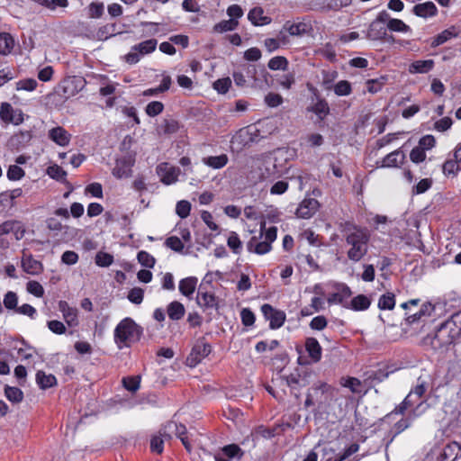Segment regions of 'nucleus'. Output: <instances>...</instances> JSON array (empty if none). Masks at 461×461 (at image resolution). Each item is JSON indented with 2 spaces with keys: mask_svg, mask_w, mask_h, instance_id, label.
Segmentation results:
<instances>
[{
  "mask_svg": "<svg viewBox=\"0 0 461 461\" xmlns=\"http://www.w3.org/2000/svg\"><path fill=\"white\" fill-rule=\"evenodd\" d=\"M261 312L266 320L269 321V327L272 330L279 329L285 321V313L283 311L275 309L272 305L265 303L261 306Z\"/></svg>",
  "mask_w": 461,
  "mask_h": 461,
  "instance_id": "8",
  "label": "nucleus"
},
{
  "mask_svg": "<svg viewBox=\"0 0 461 461\" xmlns=\"http://www.w3.org/2000/svg\"><path fill=\"white\" fill-rule=\"evenodd\" d=\"M27 291L35 295L36 297H42L44 289L42 285L37 281H29L26 285Z\"/></svg>",
  "mask_w": 461,
  "mask_h": 461,
  "instance_id": "55",
  "label": "nucleus"
},
{
  "mask_svg": "<svg viewBox=\"0 0 461 461\" xmlns=\"http://www.w3.org/2000/svg\"><path fill=\"white\" fill-rule=\"evenodd\" d=\"M283 29L286 31L291 36L302 37L309 34L312 30V24L304 21H298L291 23L290 21L285 22Z\"/></svg>",
  "mask_w": 461,
  "mask_h": 461,
  "instance_id": "12",
  "label": "nucleus"
},
{
  "mask_svg": "<svg viewBox=\"0 0 461 461\" xmlns=\"http://www.w3.org/2000/svg\"><path fill=\"white\" fill-rule=\"evenodd\" d=\"M366 37L371 41H381L384 40L385 41L393 42L394 41L393 36L387 35V26L384 25L382 23H378L373 21L366 32Z\"/></svg>",
  "mask_w": 461,
  "mask_h": 461,
  "instance_id": "10",
  "label": "nucleus"
},
{
  "mask_svg": "<svg viewBox=\"0 0 461 461\" xmlns=\"http://www.w3.org/2000/svg\"><path fill=\"white\" fill-rule=\"evenodd\" d=\"M227 244L235 254H239L240 252L242 244L236 232H231L228 238Z\"/></svg>",
  "mask_w": 461,
  "mask_h": 461,
  "instance_id": "50",
  "label": "nucleus"
},
{
  "mask_svg": "<svg viewBox=\"0 0 461 461\" xmlns=\"http://www.w3.org/2000/svg\"><path fill=\"white\" fill-rule=\"evenodd\" d=\"M314 113L320 120H323L330 113V107L324 99H319L312 106L307 109Z\"/></svg>",
  "mask_w": 461,
  "mask_h": 461,
  "instance_id": "33",
  "label": "nucleus"
},
{
  "mask_svg": "<svg viewBox=\"0 0 461 461\" xmlns=\"http://www.w3.org/2000/svg\"><path fill=\"white\" fill-rule=\"evenodd\" d=\"M387 28L393 32H407L411 31L409 25L405 24L402 20L393 18L386 24Z\"/></svg>",
  "mask_w": 461,
  "mask_h": 461,
  "instance_id": "44",
  "label": "nucleus"
},
{
  "mask_svg": "<svg viewBox=\"0 0 461 461\" xmlns=\"http://www.w3.org/2000/svg\"><path fill=\"white\" fill-rule=\"evenodd\" d=\"M5 394L6 398L14 403H19L23 399V393L18 387L5 386Z\"/></svg>",
  "mask_w": 461,
  "mask_h": 461,
  "instance_id": "40",
  "label": "nucleus"
},
{
  "mask_svg": "<svg viewBox=\"0 0 461 461\" xmlns=\"http://www.w3.org/2000/svg\"><path fill=\"white\" fill-rule=\"evenodd\" d=\"M166 245L176 252H182L184 244L182 240L176 236H171L166 240Z\"/></svg>",
  "mask_w": 461,
  "mask_h": 461,
  "instance_id": "58",
  "label": "nucleus"
},
{
  "mask_svg": "<svg viewBox=\"0 0 461 461\" xmlns=\"http://www.w3.org/2000/svg\"><path fill=\"white\" fill-rule=\"evenodd\" d=\"M395 305V297L392 293H387L379 298L378 307L381 310H392Z\"/></svg>",
  "mask_w": 461,
  "mask_h": 461,
  "instance_id": "41",
  "label": "nucleus"
},
{
  "mask_svg": "<svg viewBox=\"0 0 461 461\" xmlns=\"http://www.w3.org/2000/svg\"><path fill=\"white\" fill-rule=\"evenodd\" d=\"M432 185V180L429 178L421 179L416 185L412 187L413 194H420L428 191Z\"/></svg>",
  "mask_w": 461,
  "mask_h": 461,
  "instance_id": "53",
  "label": "nucleus"
},
{
  "mask_svg": "<svg viewBox=\"0 0 461 461\" xmlns=\"http://www.w3.org/2000/svg\"><path fill=\"white\" fill-rule=\"evenodd\" d=\"M350 304L354 311H365L369 308L371 302L367 296L359 294L351 300Z\"/></svg>",
  "mask_w": 461,
  "mask_h": 461,
  "instance_id": "38",
  "label": "nucleus"
},
{
  "mask_svg": "<svg viewBox=\"0 0 461 461\" xmlns=\"http://www.w3.org/2000/svg\"><path fill=\"white\" fill-rule=\"evenodd\" d=\"M434 308L435 307L430 303H425L416 312H411V311L406 312L405 320L408 324H413L421 320L423 317L430 316L434 311Z\"/></svg>",
  "mask_w": 461,
  "mask_h": 461,
  "instance_id": "18",
  "label": "nucleus"
},
{
  "mask_svg": "<svg viewBox=\"0 0 461 461\" xmlns=\"http://www.w3.org/2000/svg\"><path fill=\"white\" fill-rule=\"evenodd\" d=\"M36 383L41 389L46 390L56 385L57 379L53 375H47L44 371L40 370L36 374Z\"/></svg>",
  "mask_w": 461,
  "mask_h": 461,
  "instance_id": "27",
  "label": "nucleus"
},
{
  "mask_svg": "<svg viewBox=\"0 0 461 461\" xmlns=\"http://www.w3.org/2000/svg\"><path fill=\"white\" fill-rule=\"evenodd\" d=\"M339 230L349 247L347 252L348 258L353 262L360 261L368 251L370 240L368 230L348 221H341Z\"/></svg>",
  "mask_w": 461,
  "mask_h": 461,
  "instance_id": "1",
  "label": "nucleus"
},
{
  "mask_svg": "<svg viewBox=\"0 0 461 461\" xmlns=\"http://www.w3.org/2000/svg\"><path fill=\"white\" fill-rule=\"evenodd\" d=\"M196 284H197L196 277H194V276L185 277L179 282V286H178L179 292L183 295H185L186 297H190L195 290Z\"/></svg>",
  "mask_w": 461,
  "mask_h": 461,
  "instance_id": "30",
  "label": "nucleus"
},
{
  "mask_svg": "<svg viewBox=\"0 0 461 461\" xmlns=\"http://www.w3.org/2000/svg\"><path fill=\"white\" fill-rule=\"evenodd\" d=\"M143 334V329L131 318L122 320L114 330V341L117 347L122 349L123 347H131V344L139 341Z\"/></svg>",
  "mask_w": 461,
  "mask_h": 461,
  "instance_id": "3",
  "label": "nucleus"
},
{
  "mask_svg": "<svg viewBox=\"0 0 461 461\" xmlns=\"http://www.w3.org/2000/svg\"><path fill=\"white\" fill-rule=\"evenodd\" d=\"M196 303L200 307L204 309L218 308V301L214 294L203 291L202 287L198 290Z\"/></svg>",
  "mask_w": 461,
  "mask_h": 461,
  "instance_id": "17",
  "label": "nucleus"
},
{
  "mask_svg": "<svg viewBox=\"0 0 461 461\" xmlns=\"http://www.w3.org/2000/svg\"><path fill=\"white\" fill-rule=\"evenodd\" d=\"M412 11L415 15L422 18L435 16L438 13L437 6L430 1L416 5Z\"/></svg>",
  "mask_w": 461,
  "mask_h": 461,
  "instance_id": "23",
  "label": "nucleus"
},
{
  "mask_svg": "<svg viewBox=\"0 0 461 461\" xmlns=\"http://www.w3.org/2000/svg\"><path fill=\"white\" fill-rule=\"evenodd\" d=\"M442 322L433 335H427L422 342L424 346L430 347L434 351H445L461 334V327L456 325L455 318Z\"/></svg>",
  "mask_w": 461,
  "mask_h": 461,
  "instance_id": "2",
  "label": "nucleus"
},
{
  "mask_svg": "<svg viewBox=\"0 0 461 461\" xmlns=\"http://www.w3.org/2000/svg\"><path fill=\"white\" fill-rule=\"evenodd\" d=\"M31 131H21L18 133L13 135L10 139V144L15 148L19 149L21 147H24L32 139Z\"/></svg>",
  "mask_w": 461,
  "mask_h": 461,
  "instance_id": "32",
  "label": "nucleus"
},
{
  "mask_svg": "<svg viewBox=\"0 0 461 461\" xmlns=\"http://www.w3.org/2000/svg\"><path fill=\"white\" fill-rule=\"evenodd\" d=\"M305 349L312 362L318 363L321 360L322 349L319 341L315 338L306 339Z\"/></svg>",
  "mask_w": 461,
  "mask_h": 461,
  "instance_id": "20",
  "label": "nucleus"
},
{
  "mask_svg": "<svg viewBox=\"0 0 461 461\" xmlns=\"http://www.w3.org/2000/svg\"><path fill=\"white\" fill-rule=\"evenodd\" d=\"M428 382L422 376H419L415 385L404 398L402 402L395 408V412L402 414L409 407L417 403L428 390Z\"/></svg>",
  "mask_w": 461,
  "mask_h": 461,
  "instance_id": "5",
  "label": "nucleus"
},
{
  "mask_svg": "<svg viewBox=\"0 0 461 461\" xmlns=\"http://www.w3.org/2000/svg\"><path fill=\"white\" fill-rule=\"evenodd\" d=\"M387 77H381L380 78H376V79H370L366 82L367 84V89L370 93H376L378 92L381 87L383 86V85L384 84V82L386 81Z\"/></svg>",
  "mask_w": 461,
  "mask_h": 461,
  "instance_id": "60",
  "label": "nucleus"
},
{
  "mask_svg": "<svg viewBox=\"0 0 461 461\" xmlns=\"http://www.w3.org/2000/svg\"><path fill=\"white\" fill-rule=\"evenodd\" d=\"M457 35H458V31L456 30V27L452 26L448 29L444 30L439 34H438L436 37H434L430 43V46L432 48H436L439 45L444 44L447 41L457 37Z\"/></svg>",
  "mask_w": 461,
  "mask_h": 461,
  "instance_id": "25",
  "label": "nucleus"
},
{
  "mask_svg": "<svg viewBox=\"0 0 461 461\" xmlns=\"http://www.w3.org/2000/svg\"><path fill=\"white\" fill-rule=\"evenodd\" d=\"M191 203L188 201L182 200L176 203V214L185 219L190 214Z\"/></svg>",
  "mask_w": 461,
  "mask_h": 461,
  "instance_id": "49",
  "label": "nucleus"
},
{
  "mask_svg": "<svg viewBox=\"0 0 461 461\" xmlns=\"http://www.w3.org/2000/svg\"><path fill=\"white\" fill-rule=\"evenodd\" d=\"M123 386L130 392H136L140 387L139 377H125L122 379Z\"/></svg>",
  "mask_w": 461,
  "mask_h": 461,
  "instance_id": "64",
  "label": "nucleus"
},
{
  "mask_svg": "<svg viewBox=\"0 0 461 461\" xmlns=\"http://www.w3.org/2000/svg\"><path fill=\"white\" fill-rule=\"evenodd\" d=\"M181 125L178 121L173 118H165L157 128L159 135H171L176 133Z\"/></svg>",
  "mask_w": 461,
  "mask_h": 461,
  "instance_id": "21",
  "label": "nucleus"
},
{
  "mask_svg": "<svg viewBox=\"0 0 461 461\" xmlns=\"http://www.w3.org/2000/svg\"><path fill=\"white\" fill-rule=\"evenodd\" d=\"M14 46V41L10 33H0V54H9Z\"/></svg>",
  "mask_w": 461,
  "mask_h": 461,
  "instance_id": "34",
  "label": "nucleus"
},
{
  "mask_svg": "<svg viewBox=\"0 0 461 461\" xmlns=\"http://www.w3.org/2000/svg\"><path fill=\"white\" fill-rule=\"evenodd\" d=\"M22 267L27 274L36 276L42 272L43 266L41 262L33 258L32 255L23 252L22 258Z\"/></svg>",
  "mask_w": 461,
  "mask_h": 461,
  "instance_id": "16",
  "label": "nucleus"
},
{
  "mask_svg": "<svg viewBox=\"0 0 461 461\" xmlns=\"http://www.w3.org/2000/svg\"><path fill=\"white\" fill-rule=\"evenodd\" d=\"M334 92L337 95H348L351 93V86L349 82L341 80L335 85Z\"/></svg>",
  "mask_w": 461,
  "mask_h": 461,
  "instance_id": "54",
  "label": "nucleus"
},
{
  "mask_svg": "<svg viewBox=\"0 0 461 461\" xmlns=\"http://www.w3.org/2000/svg\"><path fill=\"white\" fill-rule=\"evenodd\" d=\"M433 67L434 61L432 59L416 60L410 65L409 72L411 74H423L430 71L433 68Z\"/></svg>",
  "mask_w": 461,
  "mask_h": 461,
  "instance_id": "29",
  "label": "nucleus"
},
{
  "mask_svg": "<svg viewBox=\"0 0 461 461\" xmlns=\"http://www.w3.org/2000/svg\"><path fill=\"white\" fill-rule=\"evenodd\" d=\"M144 291L140 287L132 288L128 294V299L130 302L135 304H140L143 301Z\"/></svg>",
  "mask_w": 461,
  "mask_h": 461,
  "instance_id": "52",
  "label": "nucleus"
},
{
  "mask_svg": "<svg viewBox=\"0 0 461 461\" xmlns=\"http://www.w3.org/2000/svg\"><path fill=\"white\" fill-rule=\"evenodd\" d=\"M17 301H18V298H17L16 294L14 292L10 291V292H7L5 295L4 305L5 306V308H7L9 310L16 311Z\"/></svg>",
  "mask_w": 461,
  "mask_h": 461,
  "instance_id": "56",
  "label": "nucleus"
},
{
  "mask_svg": "<svg viewBox=\"0 0 461 461\" xmlns=\"http://www.w3.org/2000/svg\"><path fill=\"white\" fill-rule=\"evenodd\" d=\"M212 351V347L209 343L205 342L204 339H199L192 348L187 361L191 366H195L203 358L207 357Z\"/></svg>",
  "mask_w": 461,
  "mask_h": 461,
  "instance_id": "7",
  "label": "nucleus"
},
{
  "mask_svg": "<svg viewBox=\"0 0 461 461\" xmlns=\"http://www.w3.org/2000/svg\"><path fill=\"white\" fill-rule=\"evenodd\" d=\"M252 167V177L259 182L272 184L281 176V171L277 168L276 158L271 156L257 158Z\"/></svg>",
  "mask_w": 461,
  "mask_h": 461,
  "instance_id": "4",
  "label": "nucleus"
},
{
  "mask_svg": "<svg viewBox=\"0 0 461 461\" xmlns=\"http://www.w3.org/2000/svg\"><path fill=\"white\" fill-rule=\"evenodd\" d=\"M204 164L212 167V168H221L228 162V157L225 154H221L220 156H211L203 158Z\"/></svg>",
  "mask_w": 461,
  "mask_h": 461,
  "instance_id": "37",
  "label": "nucleus"
},
{
  "mask_svg": "<svg viewBox=\"0 0 461 461\" xmlns=\"http://www.w3.org/2000/svg\"><path fill=\"white\" fill-rule=\"evenodd\" d=\"M95 264L102 267H107L111 266L113 262V255L105 252L99 251L95 255Z\"/></svg>",
  "mask_w": 461,
  "mask_h": 461,
  "instance_id": "47",
  "label": "nucleus"
},
{
  "mask_svg": "<svg viewBox=\"0 0 461 461\" xmlns=\"http://www.w3.org/2000/svg\"><path fill=\"white\" fill-rule=\"evenodd\" d=\"M405 158V155L400 150H394L389 153L382 161V167H398Z\"/></svg>",
  "mask_w": 461,
  "mask_h": 461,
  "instance_id": "28",
  "label": "nucleus"
},
{
  "mask_svg": "<svg viewBox=\"0 0 461 461\" xmlns=\"http://www.w3.org/2000/svg\"><path fill=\"white\" fill-rule=\"evenodd\" d=\"M239 22L235 19L223 20L213 26V32L222 33L233 31L237 28Z\"/></svg>",
  "mask_w": 461,
  "mask_h": 461,
  "instance_id": "36",
  "label": "nucleus"
},
{
  "mask_svg": "<svg viewBox=\"0 0 461 461\" xmlns=\"http://www.w3.org/2000/svg\"><path fill=\"white\" fill-rule=\"evenodd\" d=\"M158 174L161 181L166 185H171L176 182L180 173V169L176 167L171 166L168 163H161L157 167Z\"/></svg>",
  "mask_w": 461,
  "mask_h": 461,
  "instance_id": "11",
  "label": "nucleus"
},
{
  "mask_svg": "<svg viewBox=\"0 0 461 461\" xmlns=\"http://www.w3.org/2000/svg\"><path fill=\"white\" fill-rule=\"evenodd\" d=\"M287 66V59L282 56L274 57L268 62V68L271 70H286Z\"/></svg>",
  "mask_w": 461,
  "mask_h": 461,
  "instance_id": "43",
  "label": "nucleus"
},
{
  "mask_svg": "<svg viewBox=\"0 0 461 461\" xmlns=\"http://www.w3.org/2000/svg\"><path fill=\"white\" fill-rule=\"evenodd\" d=\"M137 258L139 263L148 268H152L155 265V258L147 251L141 250L138 253Z\"/></svg>",
  "mask_w": 461,
  "mask_h": 461,
  "instance_id": "46",
  "label": "nucleus"
},
{
  "mask_svg": "<svg viewBox=\"0 0 461 461\" xmlns=\"http://www.w3.org/2000/svg\"><path fill=\"white\" fill-rule=\"evenodd\" d=\"M240 69L241 71H243L248 81H250V80L252 81V83H251L252 87H257L258 86V80L257 78L258 69L255 65L245 64V65L241 66L240 68Z\"/></svg>",
  "mask_w": 461,
  "mask_h": 461,
  "instance_id": "39",
  "label": "nucleus"
},
{
  "mask_svg": "<svg viewBox=\"0 0 461 461\" xmlns=\"http://www.w3.org/2000/svg\"><path fill=\"white\" fill-rule=\"evenodd\" d=\"M49 138L59 146H67L70 140V134L62 127L50 130Z\"/></svg>",
  "mask_w": 461,
  "mask_h": 461,
  "instance_id": "22",
  "label": "nucleus"
},
{
  "mask_svg": "<svg viewBox=\"0 0 461 461\" xmlns=\"http://www.w3.org/2000/svg\"><path fill=\"white\" fill-rule=\"evenodd\" d=\"M167 439L158 432V435H155L150 439V449L152 452L161 454L163 452V445Z\"/></svg>",
  "mask_w": 461,
  "mask_h": 461,
  "instance_id": "45",
  "label": "nucleus"
},
{
  "mask_svg": "<svg viewBox=\"0 0 461 461\" xmlns=\"http://www.w3.org/2000/svg\"><path fill=\"white\" fill-rule=\"evenodd\" d=\"M59 309L63 313L65 321L68 326L75 327L78 324L77 310L76 308L70 307L65 301H60L59 303Z\"/></svg>",
  "mask_w": 461,
  "mask_h": 461,
  "instance_id": "19",
  "label": "nucleus"
},
{
  "mask_svg": "<svg viewBox=\"0 0 461 461\" xmlns=\"http://www.w3.org/2000/svg\"><path fill=\"white\" fill-rule=\"evenodd\" d=\"M243 450L236 444L224 446L220 453L213 456L215 461H230L232 458L240 459Z\"/></svg>",
  "mask_w": 461,
  "mask_h": 461,
  "instance_id": "13",
  "label": "nucleus"
},
{
  "mask_svg": "<svg viewBox=\"0 0 461 461\" xmlns=\"http://www.w3.org/2000/svg\"><path fill=\"white\" fill-rule=\"evenodd\" d=\"M319 202L314 198L304 199L296 210V215L303 219L311 218L318 210Z\"/></svg>",
  "mask_w": 461,
  "mask_h": 461,
  "instance_id": "14",
  "label": "nucleus"
},
{
  "mask_svg": "<svg viewBox=\"0 0 461 461\" xmlns=\"http://www.w3.org/2000/svg\"><path fill=\"white\" fill-rule=\"evenodd\" d=\"M157 40L150 39L144 41L132 47V50L138 51L140 55L151 53L157 47Z\"/></svg>",
  "mask_w": 461,
  "mask_h": 461,
  "instance_id": "35",
  "label": "nucleus"
},
{
  "mask_svg": "<svg viewBox=\"0 0 461 461\" xmlns=\"http://www.w3.org/2000/svg\"><path fill=\"white\" fill-rule=\"evenodd\" d=\"M263 14L264 11L261 7H254L249 11L248 19L251 22L252 24L256 26L270 23L271 18L268 16H264Z\"/></svg>",
  "mask_w": 461,
  "mask_h": 461,
  "instance_id": "26",
  "label": "nucleus"
},
{
  "mask_svg": "<svg viewBox=\"0 0 461 461\" xmlns=\"http://www.w3.org/2000/svg\"><path fill=\"white\" fill-rule=\"evenodd\" d=\"M167 312L169 319L172 321H179L184 317L185 309L181 303L174 301L167 305Z\"/></svg>",
  "mask_w": 461,
  "mask_h": 461,
  "instance_id": "31",
  "label": "nucleus"
},
{
  "mask_svg": "<svg viewBox=\"0 0 461 461\" xmlns=\"http://www.w3.org/2000/svg\"><path fill=\"white\" fill-rule=\"evenodd\" d=\"M0 118L3 122L19 125L23 122V113L20 109H14L8 103H3L0 107Z\"/></svg>",
  "mask_w": 461,
  "mask_h": 461,
  "instance_id": "9",
  "label": "nucleus"
},
{
  "mask_svg": "<svg viewBox=\"0 0 461 461\" xmlns=\"http://www.w3.org/2000/svg\"><path fill=\"white\" fill-rule=\"evenodd\" d=\"M230 86L231 80L230 77L221 78L213 83V88L220 94L227 93Z\"/></svg>",
  "mask_w": 461,
  "mask_h": 461,
  "instance_id": "51",
  "label": "nucleus"
},
{
  "mask_svg": "<svg viewBox=\"0 0 461 461\" xmlns=\"http://www.w3.org/2000/svg\"><path fill=\"white\" fill-rule=\"evenodd\" d=\"M288 189V183L286 181H277L272 185L270 187V194H285Z\"/></svg>",
  "mask_w": 461,
  "mask_h": 461,
  "instance_id": "63",
  "label": "nucleus"
},
{
  "mask_svg": "<svg viewBox=\"0 0 461 461\" xmlns=\"http://www.w3.org/2000/svg\"><path fill=\"white\" fill-rule=\"evenodd\" d=\"M242 324L245 326H251L255 322V314L249 308H244L240 312Z\"/></svg>",
  "mask_w": 461,
  "mask_h": 461,
  "instance_id": "61",
  "label": "nucleus"
},
{
  "mask_svg": "<svg viewBox=\"0 0 461 461\" xmlns=\"http://www.w3.org/2000/svg\"><path fill=\"white\" fill-rule=\"evenodd\" d=\"M38 83L33 78H26L20 80L16 83V89L17 90H26V91H33Z\"/></svg>",
  "mask_w": 461,
  "mask_h": 461,
  "instance_id": "57",
  "label": "nucleus"
},
{
  "mask_svg": "<svg viewBox=\"0 0 461 461\" xmlns=\"http://www.w3.org/2000/svg\"><path fill=\"white\" fill-rule=\"evenodd\" d=\"M460 452V445L456 442H453L443 448L438 461H455Z\"/></svg>",
  "mask_w": 461,
  "mask_h": 461,
  "instance_id": "24",
  "label": "nucleus"
},
{
  "mask_svg": "<svg viewBox=\"0 0 461 461\" xmlns=\"http://www.w3.org/2000/svg\"><path fill=\"white\" fill-rule=\"evenodd\" d=\"M47 174L53 179L60 182L66 181L67 172L58 165L50 166L47 168Z\"/></svg>",
  "mask_w": 461,
  "mask_h": 461,
  "instance_id": "42",
  "label": "nucleus"
},
{
  "mask_svg": "<svg viewBox=\"0 0 461 461\" xmlns=\"http://www.w3.org/2000/svg\"><path fill=\"white\" fill-rule=\"evenodd\" d=\"M135 163V158L132 155L127 154L119 158L115 161V166L113 168V175L116 178H127L131 176L132 170L131 167Z\"/></svg>",
  "mask_w": 461,
  "mask_h": 461,
  "instance_id": "6",
  "label": "nucleus"
},
{
  "mask_svg": "<svg viewBox=\"0 0 461 461\" xmlns=\"http://www.w3.org/2000/svg\"><path fill=\"white\" fill-rule=\"evenodd\" d=\"M24 176V171L17 165H12L7 170V177L10 180H20Z\"/></svg>",
  "mask_w": 461,
  "mask_h": 461,
  "instance_id": "59",
  "label": "nucleus"
},
{
  "mask_svg": "<svg viewBox=\"0 0 461 461\" xmlns=\"http://www.w3.org/2000/svg\"><path fill=\"white\" fill-rule=\"evenodd\" d=\"M426 158V153L425 150H423L422 148L415 147L412 149V150L410 153V159L413 163H420L424 161Z\"/></svg>",
  "mask_w": 461,
  "mask_h": 461,
  "instance_id": "62",
  "label": "nucleus"
},
{
  "mask_svg": "<svg viewBox=\"0 0 461 461\" xmlns=\"http://www.w3.org/2000/svg\"><path fill=\"white\" fill-rule=\"evenodd\" d=\"M187 430L185 425L177 424L175 421H168L160 429V434L166 439H171L172 435L175 434L176 437L180 438L186 435Z\"/></svg>",
  "mask_w": 461,
  "mask_h": 461,
  "instance_id": "15",
  "label": "nucleus"
},
{
  "mask_svg": "<svg viewBox=\"0 0 461 461\" xmlns=\"http://www.w3.org/2000/svg\"><path fill=\"white\" fill-rule=\"evenodd\" d=\"M164 110V104L159 101H152L149 103L146 106V113L150 116L154 117L161 113Z\"/></svg>",
  "mask_w": 461,
  "mask_h": 461,
  "instance_id": "48",
  "label": "nucleus"
}]
</instances>
